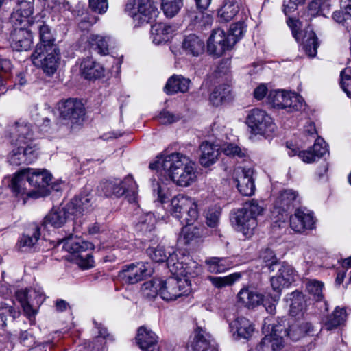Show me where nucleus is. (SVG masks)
<instances>
[{"mask_svg":"<svg viewBox=\"0 0 351 351\" xmlns=\"http://www.w3.org/2000/svg\"><path fill=\"white\" fill-rule=\"evenodd\" d=\"M276 267H278V273L271 278V285L273 289L276 291L277 297L279 298L282 288L288 287L295 281L297 273L293 267L287 263H279Z\"/></svg>","mask_w":351,"mask_h":351,"instance_id":"2eb2a0df","label":"nucleus"},{"mask_svg":"<svg viewBox=\"0 0 351 351\" xmlns=\"http://www.w3.org/2000/svg\"><path fill=\"white\" fill-rule=\"evenodd\" d=\"M313 330L311 323L305 321L295 320L291 322L287 328L284 330V335L293 341H298Z\"/></svg>","mask_w":351,"mask_h":351,"instance_id":"c756f323","label":"nucleus"},{"mask_svg":"<svg viewBox=\"0 0 351 351\" xmlns=\"http://www.w3.org/2000/svg\"><path fill=\"white\" fill-rule=\"evenodd\" d=\"M12 69V66L9 60L0 58V91L2 93L5 90L4 82L10 77Z\"/></svg>","mask_w":351,"mask_h":351,"instance_id":"603ef678","label":"nucleus"},{"mask_svg":"<svg viewBox=\"0 0 351 351\" xmlns=\"http://www.w3.org/2000/svg\"><path fill=\"white\" fill-rule=\"evenodd\" d=\"M90 47L100 54L108 53V38L99 35H90L88 39Z\"/></svg>","mask_w":351,"mask_h":351,"instance_id":"de8ad7c7","label":"nucleus"},{"mask_svg":"<svg viewBox=\"0 0 351 351\" xmlns=\"http://www.w3.org/2000/svg\"><path fill=\"white\" fill-rule=\"evenodd\" d=\"M102 191L107 197H120L125 195L130 202H135L137 199V185L130 176L125 177L123 180L114 179L106 182Z\"/></svg>","mask_w":351,"mask_h":351,"instance_id":"0eeeda50","label":"nucleus"},{"mask_svg":"<svg viewBox=\"0 0 351 351\" xmlns=\"http://www.w3.org/2000/svg\"><path fill=\"white\" fill-rule=\"evenodd\" d=\"M175 27L163 23H156L151 27V37L156 45L167 42L175 31Z\"/></svg>","mask_w":351,"mask_h":351,"instance_id":"7c9ffc66","label":"nucleus"},{"mask_svg":"<svg viewBox=\"0 0 351 351\" xmlns=\"http://www.w3.org/2000/svg\"><path fill=\"white\" fill-rule=\"evenodd\" d=\"M290 226L295 232H302L312 230L315 226L313 213L306 208H298L290 217Z\"/></svg>","mask_w":351,"mask_h":351,"instance_id":"4be33fe9","label":"nucleus"},{"mask_svg":"<svg viewBox=\"0 0 351 351\" xmlns=\"http://www.w3.org/2000/svg\"><path fill=\"white\" fill-rule=\"evenodd\" d=\"M230 328L233 331L234 335H237L239 338L248 339L254 332V327L247 319L241 317L236 319L230 324Z\"/></svg>","mask_w":351,"mask_h":351,"instance_id":"473e14b6","label":"nucleus"},{"mask_svg":"<svg viewBox=\"0 0 351 351\" xmlns=\"http://www.w3.org/2000/svg\"><path fill=\"white\" fill-rule=\"evenodd\" d=\"M190 346L193 351H218L210 334L201 327L195 330Z\"/></svg>","mask_w":351,"mask_h":351,"instance_id":"5701e85b","label":"nucleus"},{"mask_svg":"<svg viewBox=\"0 0 351 351\" xmlns=\"http://www.w3.org/2000/svg\"><path fill=\"white\" fill-rule=\"evenodd\" d=\"M183 6V0H161V9L167 17L175 16Z\"/></svg>","mask_w":351,"mask_h":351,"instance_id":"49530a36","label":"nucleus"},{"mask_svg":"<svg viewBox=\"0 0 351 351\" xmlns=\"http://www.w3.org/2000/svg\"><path fill=\"white\" fill-rule=\"evenodd\" d=\"M260 257L266 264V266L269 267L271 271H274V267L278 265V259L274 254V252L269 248L263 250L261 253Z\"/></svg>","mask_w":351,"mask_h":351,"instance_id":"5fc2aeb1","label":"nucleus"},{"mask_svg":"<svg viewBox=\"0 0 351 351\" xmlns=\"http://www.w3.org/2000/svg\"><path fill=\"white\" fill-rule=\"evenodd\" d=\"M204 42L195 34L186 36L182 42V48L186 54L198 56L204 51Z\"/></svg>","mask_w":351,"mask_h":351,"instance_id":"e433bc0d","label":"nucleus"},{"mask_svg":"<svg viewBox=\"0 0 351 351\" xmlns=\"http://www.w3.org/2000/svg\"><path fill=\"white\" fill-rule=\"evenodd\" d=\"M238 302L248 308H253L263 302V295L256 290L244 287L237 294Z\"/></svg>","mask_w":351,"mask_h":351,"instance_id":"c85d7f7f","label":"nucleus"},{"mask_svg":"<svg viewBox=\"0 0 351 351\" xmlns=\"http://www.w3.org/2000/svg\"><path fill=\"white\" fill-rule=\"evenodd\" d=\"M283 328L281 325H272L271 332L249 351H280L284 346V341L280 335Z\"/></svg>","mask_w":351,"mask_h":351,"instance_id":"f3484780","label":"nucleus"},{"mask_svg":"<svg viewBox=\"0 0 351 351\" xmlns=\"http://www.w3.org/2000/svg\"><path fill=\"white\" fill-rule=\"evenodd\" d=\"M203 230L202 227L186 225L182 229L180 241L185 245L195 243L203 237Z\"/></svg>","mask_w":351,"mask_h":351,"instance_id":"58836bf2","label":"nucleus"},{"mask_svg":"<svg viewBox=\"0 0 351 351\" xmlns=\"http://www.w3.org/2000/svg\"><path fill=\"white\" fill-rule=\"evenodd\" d=\"M268 101L274 108H289L290 112L299 110L303 106L302 99L298 95L280 90H271Z\"/></svg>","mask_w":351,"mask_h":351,"instance_id":"f8f14e48","label":"nucleus"},{"mask_svg":"<svg viewBox=\"0 0 351 351\" xmlns=\"http://www.w3.org/2000/svg\"><path fill=\"white\" fill-rule=\"evenodd\" d=\"M26 173L29 186H34V191L38 192V197L45 195L47 193L46 188L49 185L51 176L44 169H27Z\"/></svg>","mask_w":351,"mask_h":351,"instance_id":"a211bd4d","label":"nucleus"},{"mask_svg":"<svg viewBox=\"0 0 351 351\" xmlns=\"http://www.w3.org/2000/svg\"><path fill=\"white\" fill-rule=\"evenodd\" d=\"M197 207L193 199L179 194L171 199L169 212L182 225H192L198 218Z\"/></svg>","mask_w":351,"mask_h":351,"instance_id":"39448f33","label":"nucleus"},{"mask_svg":"<svg viewBox=\"0 0 351 351\" xmlns=\"http://www.w3.org/2000/svg\"><path fill=\"white\" fill-rule=\"evenodd\" d=\"M264 208L257 200L245 202L243 208L235 212L232 217L237 230L245 236H251L257 226V217L262 215Z\"/></svg>","mask_w":351,"mask_h":351,"instance_id":"7ed1b4c3","label":"nucleus"},{"mask_svg":"<svg viewBox=\"0 0 351 351\" xmlns=\"http://www.w3.org/2000/svg\"><path fill=\"white\" fill-rule=\"evenodd\" d=\"M191 80L180 75L171 76L164 88L167 94L171 95L180 93H186L189 88Z\"/></svg>","mask_w":351,"mask_h":351,"instance_id":"f704fd0d","label":"nucleus"},{"mask_svg":"<svg viewBox=\"0 0 351 351\" xmlns=\"http://www.w3.org/2000/svg\"><path fill=\"white\" fill-rule=\"evenodd\" d=\"M241 5V0H225L223 5L218 10L220 20L224 22L232 20L238 13Z\"/></svg>","mask_w":351,"mask_h":351,"instance_id":"ea45409f","label":"nucleus"},{"mask_svg":"<svg viewBox=\"0 0 351 351\" xmlns=\"http://www.w3.org/2000/svg\"><path fill=\"white\" fill-rule=\"evenodd\" d=\"M301 38L303 39V49L306 55L311 58L315 57L319 46L315 32L311 29H307Z\"/></svg>","mask_w":351,"mask_h":351,"instance_id":"37998d69","label":"nucleus"},{"mask_svg":"<svg viewBox=\"0 0 351 351\" xmlns=\"http://www.w3.org/2000/svg\"><path fill=\"white\" fill-rule=\"evenodd\" d=\"M12 189L17 197H21L24 202L27 198H38V192L28 188L29 180L24 170L16 174L12 180Z\"/></svg>","mask_w":351,"mask_h":351,"instance_id":"b1692460","label":"nucleus"},{"mask_svg":"<svg viewBox=\"0 0 351 351\" xmlns=\"http://www.w3.org/2000/svg\"><path fill=\"white\" fill-rule=\"evenodd\" d=\"M341 86L348 97L351 98V69L346 68L341 73Z\"/></svg>","mask_w":351,"mask_h":351,"instance_id":"4d7b16f0","label":"nucleus"},{"mask_svg":"<svg viewBox=\"0 0 351 351\" xmlns=\"http://www.w3.org/2000/svg\"><path fill=\"white\" fill-rule=\"evenodd\" d=\"M34 1V0H19L17 11L21 16L28 18L33 14Z\"/></svg>","mask_w":351,"mask_h":351,"instance_id":"bf43d9fd","label":"nucleus"},{"mask_svg":"<svg viewBox=\"0 0 351 351\" xmlns=\"http://www.w3.org/2000/svg\"><path fill=\"white\" fill-rule=\"evenodd\" d=\"M209 272L217 274L226 271L230 267V263L226 258L211 257L205 261Z\"/></svg>","mask_w":351,"mask_h":351,"instance_id":"a18cd8bd","label":"nucleus"},{"mask_svg":"<svg viewBox=\"0 0 351 351\" xmlns=\"http://www.w3.org/2000/svg\"><path fill=\"white\" fill-rule=\"evenodd\" d=\"M313 152L315 154L317 158H320L326 154L328 149L326 148V143L322 138H317L312 147Z\"/></svg>","mask_w":351,"mask_h":351,"instance_id":"e2e57ef3","label":"nucleus"},{"mask_svg":"<svg viewBox=\"0 0 351 351\" xmlns=\"http://www.w3.org/2000/svg\"><path fill=\"white\" fill-rule=\"evenodd\" d=\"M67 206L62 208H53L44 218L42 226L47 228L50 225L54 228H60L64 225L68 217Z\"/></svg>","mask_w":351,"mask_h":351,"instance_id":"72a5a7b5","label":"nucleus"},{"mask_svg":"<svg viewBox=\"0 0 351 351\" xmlns=\"http://www.w3.org/2000/svg\"><path fill=\"white\" fill-rule=\"evenodd\" d=\"M231 92L228 84H223L216 86L210 95V101L214 106H219L226 100Z\"/></svg>","mask_w":351,"mask_h":351,"instance_id":"c03bdc74","label":"nucleus"},{"mask_svg":"<svg viewBox=\"0 0 351 351\" xmlns=\"http://www.w3.org/2000/svg\"><path fill=\"white\" fill-rule=\"evenodd\" d=\"M285 300L289 302V313L292 317H303L306 310V303L304 296L300 291H293L286 295Z\"/></svg>","mask_w":351,"mask_h":351,"instance_id":"bb28decb","label":"nucleus"},{"mask_svg":"<svg viewBox=\"0 0 351 351\" xmlns=\"http://www.w3.org/2000/svg\"><path fill=\"white\" fill-rule=\"evenodd\" d=\"M221 212L217 208L209 209L206 213V223L209 227L215 228L218 225Z\"/></svg>","mask_w":351,"mask_h":351,"instance_id":"0e129e2a","label":"nucleus"},{"mask_svg":"<svg viewBox=\"0 0 351 351\" xmlns=\"http://www.w3.org/2000/svg\"><path fill=\"white\" fill-rule=\"evenodd\" d=\"M328 6V3L326 0H313L309 3L308 9L311 15L315 16L321 14Z\"/></svg>","mask_w":351,"mask_h":351,"instance_id":"680f3d73","label":"nucleus"},{"mask_svg":"<svg viewBox=\"0 0 351 351\" xmlns=\"http://www.w3.org/2000/svg\"><path fill=\"white\" fill-rule=\"evenodd\" d=\"M40 236V228L36 224H31L25 230L18 241L19 248L33 247Z\"/></svg>","mask_w":351,"mask_h":351,"instance_id":"4c0bfd02","label":"nucleus"},{"mask_svg":"<svg viewBox=\"0 0 351 351\" xmlns=\"http://www.w3.org/2000/svg\"><path fill=\"white\" fill-rule=\"evenodd\" d=\"M254 170L252 168L238 167L233 172V180L239 191L245 196H251L255 191L253 178Z\"/></svg>","mask_w":351,"mask_h":351,"instance_id":"4468645a","label":"nucleus"},{"mask_svg":"<svg viewBox=\"0 0 351 351\" xmlns=\"http://www.w3.org/2000/svg\"><path fill=\"white\" fill-rule=\"evenodd\" d=\"M246 124L255 135L270 136L276 130V125L271 116L259 108H254L248 112Z\"/></svg>","mask_w":351,"mask_h":351,"instance_id":"1a4fd4ad","label":"nucleus"},{"mask_svg":"<svg viewBox=\"0 0 351 351\" xmlns=\"http://www.w3.org/2000/svg\"><path fill=\"white\" fill-rule=\"evenodd\" d=\"M155 222L154 214L148 213L142 217L139 222V228L141 231H152L154 228Z\"/></svg>","mask_w":351,"mask_h":351,"instance_id":"052dcab7","label":"nucleus"},{"mask_svg":"<svg viewBox=\"0 0 351 351\" xmlns=\"http://www.w3.org/2000/svg\"><path fill=\"white\" fill-rule=\"evenodd\" d=\"M305 0H284L283 11L285 15H289L296 10L298 6L304 3Z\"/></svg>","mask_w":351,"mask_h":351,"instance_id":"774afa93","label":"nucleus"},{"mask_svg":"<svg viewBox=\"0 0 351 351\" xmlns=\"http://www.w3.org/2000/svg\"><path fill=\"white\" fill-rule=\"evenodd\" d=\"M143 290H149V296L159 294L165 300H176L183 296L189 295L191 292V282L187 278H178L170 277L165 280L154 279L145 282L142 287Z\"/></svg>","mask_w":351,"mask_h":351,"instance_id":"f03ea898","label":"nucleus"},{"mask_svg":"<svg viewBox=\"0 0 351 351\" xmlns=\"http://www.w3.org/2000/svg\"><path fill=\"white\" fill-rule=\"evenodd\" d=\"M80 72L86 79L94 80L104 75V69L99 63L88 58L82 62Z\"/></svg>","mask_w":351,"mask_h":351,"instance_id":"2f4dec72","label":"nucleus"},{"mask_svg":"<svg viewBox=\"0 0 351 351\" xmlns=\"http://www.w3.org/2000/svg\"><path fill=\"white\" fill-rule=\"evenodd\" d=\"M153 272L154 269L151 263H131L123 267L118 274L117 278L123 285H134L150 276Z\"/></svg>","mask_w":351,"mask_h":351,"instance_id":"9b49d317","label":"nucleus"},{"mask_svg":"<svg viewBox=\"0 0 351 351\" xmlns=\"http://www.w3.org/2000/svg\"><path fill=\"white\" fill-rule=\"evenodd\" d=\"M306 289L308 293L311 295L315 301H321L324 298L322 293L324 283L321 281L311 279L306 282Z\"/></svg>","mask_w":351,"mask_h":351,"instance_id":"09e8293b","label":"nucleus"},{"mask_svg":"<svg viewBox=\"0 0 351 351\" xmlns=\"http://www.w3.org/2000/svg\"><path fill=\"white\" fill-rule=\"evenodd\" d=\"M136 340L142 351H159L158 337L144 326L138 328Z\"/></svg>","mask_w":351,"mask_h":351,"instance_id":"a878e982","label":"nucleus"},{"mask_svg":"<svg viewBox=\"0 0 351 351\" xmlns=\"http://www.w3.org/2000/svg\"><path fill=\"white\" fill-rule=\"evenodd\" d=\"M19 314V311L14 307L3 306L0 303V325L5 326L6 322H13Z\"/></svg>","mask_w":351,"mask_h":351,"instance_id":"8fccbe9b","label":"nucleus"},{"mask_svg":"<svg viewBox=\"0 0 351 351\" xmlns=\"http://www.w3.org/2000/svg\"><path fill=\"white\" fill-rule=\"evenodd\" d=\"M60 118L69 128L80 125L85 115V108L81 101L75 98L62 100L58 104Z\"/></svg>","mask_w":351,"mask_h":351,"instance_id":"423d86ee","label":"nucleus"},{"mask_svg":"<svg viewBox=\"0 0 351 351\" xmlns=\"http://www.w3.org/2000/svg\"><path fill=\"white\" fill-rule=\"evenodd\" d=\"M299 203L298 193L292 189H285L280 192L274 202V211L282 215Z\"/></svg>","mask_w":351,"mask_h":351,"instance_id":"393cba45","label":"nucleus"},{"mask_svg":"<svg viewBox=\"0 0 351 351\" xmlns=\"http://www.w3.org/2000/svg\"><path fill=\"white\" fill-rule=\"evenodd\" d=\"M33 64L40 68L49 76L55 73L60 61V53L58 47H52L48 49L41 50L40 47H36L31 56Z\"/></svg>","mask_w":351,"mask_h":351,"instance_id":"6e6552de","label":"nucleus"},{"mask_svg":"<svg viewBox=\"0 0 351 351\" xmlns=\"http://www.w3.org/2000/svg\"><path fill=\"white\" fill-rule=\"evenodd\" d=\"M228 38L225 32L220 29L213 30L207 41V49L210 54L220 56L226 50H230L234 46V42Z\"/></svg>","mask_w":351,"mask_h":351,"instance_id":"dca6fc26","label":"nucleus"},{"mask_svg":"<svg viewBox=\"0 0 351 351\" xmlns=\"http://www.w3.org/2000/svg\"><path fill=\"white\" fill-rule=\"evenodd\" d=\"M245 32V29L243 23H237L231 25L227 36L228 38H230V37L233 38L231 40H233L234 45L235 43L243 37Z\"/></svg>","mask_w":351,"mask_h":351,"instance_id":"13d9d810","label":"nucleus"},{"mask_svg":"<svg viewBox=\"0 0 351 351\" xmlns=\"http://www.w3.org/2000/svg\"><path fill=\"white\" fill-rule=\"evenodd\" d=\"M93 197L90 192H82L66 205L68 212L76 217L89 213L92 210Z\"/></svg>","mask_w":351,"mask_h":351,"instance_id":"aec40b11","label":"nucleus"},{"mask_svg":"<svg viewBox=\"0 0 351 351\" xmlns=\"http://www.w3.org/2000/svg\"><path fill=\"white\" fill-rule=\"evenodd\" d=\"M149 167L151 169L163 171L174 183L180 186L191 185L196 178L194 163L180 153L157 157Z\"/></svg>","mask_w":351,"mask_h":351,"instance_id":"f257e3e1","label":"nucleus"},{"mask_svg":"<svg viewBox=\"0 0 351 351\" xmlns=\"http://www.w3.org/2000/svg\"><path fill=\"white\" fill-rule=\"evenodd\" d=\"M345 308L336 307L332 313L328 315L324 322V328L327 330H332L343 324L346 319Z\"/></svg>","mask_w":351,"mask_h":351,"instance_id":"79ce46f5","label":"nucleus"},{"mask_svg":"<svg viewBox=\"0 0 351 351\" xmlns=\"http://www.w3.org/2000/svg\"><path fill=\"white\" fill-rule=\"evenodd\" d=\"M288 26L291 28L292 31V34L295 40L299 42L303 36L304 33L302 32H298L301 27V23L298 20L294 19L293 18L289 17L287 21Z\"/></svg>","mask_w":351,"mask_h":351,"instance_id":"338daca9","label":"nucleus"},{"mask_svg":"<svg viewBox=\"0 0 351 351\" xmlns=\"http://www.w3.org/2000/svg\"><path fill=\"white\" fill-rule=\"evenodd\" d=\"M147 252L150 258L158 263L164 261L167 263L169 253L171 254V252H167L164 247L160 245H158L156 247H149L147 249ZM173 253V252H172V254Z\"/></svg>","mask_w":351,"mask_h":351,"instance_id":"864d4df0","label":"nucleus"},{"mask_svg":"<svg viewBox=\"0 0 351 351\" xmlns=\"http://www.w3.org/2000/svg\"><path fill=\"white\" fill-rule=\"evenodd\" d=\"M39 32L40 43L36 47H40L41 50L48 49L52 47H57L54 43L55 38L51 32V28L45 23H39L37 25Z\"/></svg>","mask_w":351,"mask_h":351,"instance_id":"a19ab883","label":"nucleus"},{"mask_svg":"<svg viewBox=\"0 0 351 351\" xmlns=\"http://www.w3.org/2000/svg\"><path fill=\"white\" fill-rule=\"evenodd\" d=\"M10 134L15 145H35L32 143L34 138L32 125L25 120L16 121L10 128Z\"/></svg>","mask_w":351,"mask_h":351,"instance_id":"ddd939ff","label":"nucleus"},{"mask_svg":"<svg viewBox=\"0 0 351 351\" xmlns=\"http://www.w3.org/2000/svg\"><path fill=\"white\" fill-rule=\"evenodd\" d=\"M63 248L73 255V261L82 269H88L94 266V259L90 253L93 244L78 237L72 235L62 239Z\"/></svg>","mask_w":351,"mask_h":351,"instance_id":"20e7f679","label":"nucleus"},{"mask_svg":"<svg viewBox=\"0 0 351 351\" xmlns=\"http://www.w3.org/2000/svg\"><path fill=\"white\" fill-rule=\"evenodd\" d=\"M12 47L16 51H27L32 45V34L30 30L15 29L11 35Z\"/></svg>","mask_w":351,"mask_h":351,"instance_id":"cd10ccee","label":"nucleus"},{"mask_svg":"<svg viewBox=\"0 0 351 351\" xmlns=\"http://www.w3.org/2000/svg\"><path fill=\"white\" fill-rule=\"evenodd\" d=\"M89 7L95 12L104 14L106 12L108 4L107 0H89Z\"/></svg>","mask_w":351,"mask_h":351,"instance_id":"69168bd1","label":"nucleus"},{"mask_svg":"<svg viewBox=\"0 0 351 351\" xmlns=\"http://www.w3.org/2000/svg\"><path fill=\"white\" fill-rule=\"evenodd\" d=\"M17 147L13 149L8 158L9 162L12 165H20L22 164H30L36 160L38 149L36 145H16Z\"/></svg>","mask_w":351,"mask_h":351,"instance_id":"6ab92c4d","label":"nucleus"},{"mask_svg":"<svg viewBox=\"0 0 351 351\" xmlns=\"http://www.w3.org/2000/svg\"><path fill=\"white\" fill-rule=\"evenodd\" d=\"M201 155L199 162L204 167H209L214 164L219 156V148L217 145L204 142L199 147Z\"/></svg>","mask_w":351,"mask_h":351,"instance_id":"c9c22d12","label":"nucleus"},{"mask_svg":"<svg viewBox=\"0 0 351 351\" xmlns=\"http://www.w3.org/2000/svg\"><path fill=\"white\" fill-rule=\"evenodd\" d=\"M240 278V273H234L224 277L209 276L208 279L215 287L222 288L232 285Z\"/></svg>","mask_w":351,"mask_h":351,"instance_id":"3c124183","label":"nucleus"},{"mask_svg":"<svg viewBox=\"0 0 351 351\" xmlns=\"http://www.w3.org/2000/svg\"><path fill=\"white\" fill-rule=\"evenodd\" d=\"M167 266L172 274L182 276L183 278L187 279L197 276L201 271L196 262L192 261L189 256H184L180 252L169 253Z\"/></svg>","mask_w":351,"mask_h":351,"instance_id":"9d476101","label":"nucleus"},{"mask_svg":"<svg viewBox=\"0 0 351 351\" xmlns=\"http://www.w3.org/2000/svg\"><path fill=\"white\" fill-rule=\"evenodd\" d=\"M223 152L230 157H237L242 158L245 156V151L240 147L234 143H227L222 147Z\"/></svg>","mask_w":351,"mask_h":351,"instance_id":"6e6d98bb","label":"nucleus"},{"mask_svg":"<svg viewBox=\"0 0 351 351\" xmlns=\"http://www.w3.org/2000/svg\"><path fill=\"white\" fill-rule=\"evenodd\" d=\"M134 8L132 12L135 21L148 23L157 13V8L153 0H133Z\"/></svg>","mask_w":351,"mask_h":351,"instance_id":"412c9836","label":"nucleus"}]
</instances>
